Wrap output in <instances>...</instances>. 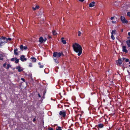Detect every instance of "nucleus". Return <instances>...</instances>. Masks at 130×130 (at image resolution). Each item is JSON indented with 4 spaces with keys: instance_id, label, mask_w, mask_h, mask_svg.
I'll return each mask as SVG.
<instances>
[{
    "instance_id": "obj_7",
    "label": "nucleus",
    "mask_w": 130,
    "mask_h": 130,
    "mask_svg": "<svg viewBox=\"0 0 130 130\" xmlns=\"http://www.w3.org/2000/svg\"><path fill=\"white\" fill-rule=\"evenodd\" d=\"M59 114L60 116H62L64 117H65L66 116L65 112L62 111H60Z\"/></svg>"
},
{
    "instance_id": "obj_18",
    "label": "nucleus",
    "mask_w": 130,
    "mask_h": 130,
    "mask_svg": "<svg viewBox=\"0 0 130 130\" xmlns=\"http://www.w3.org/2000/svg\"><path fill=\"white\" fill-rule=\"evenodd\" d=\"M61 41L64 44H65L66 43V41L64 40V38H61Z\"/></svg>"
},
{
    "instance_id": "obj_13",
    "label": "nucleus",
    "mask_w": 130,
    "mask_h": 130,
    "mask_svg": "<svg viewBox=\"0 0 130 130\" xmlns=\"http://www.w3.org/2000/svg\"><path fill=\"white\" fill-rule=\"evenodd\" d=\"M95 3L94 2H93L90 3L89 6L90 7H92L94 6V4Z\"/></svg>"
},
{
    "instance_id": "obj_35",
    "label": "nucleus",
    "mask_w": 130,
    "mask_h": 130,
    "mask_svg": "<svg viewBox=\"0 0 130 130\" xmlns=\"http://www.w3.org/2000/svg\"><path fill=\"white\" fill-rule=\"evenodd\" d=\"M125 61L126 62H128L129 61V60L128 59H125Z\"/></svg>"
},
{
    "instance_id": "obj_34",
    "label": "nucleus",
    "mask_w": 130,
    "mask_h": 130,
    "mask_svg": "<svg viewBox=\"0 0 130 130\" xmlns=\"http://www.w3.org/2000/svg\"><path fill=\"white\" fill-rule=\"evenodd\" d=\"M11 66L10 65V64H8L7 65V69H8Z\"/></svg>"
},
{
    "instance_id": "obj_26",
    "label": "nucleus",
    "mask_w": 130,
    "mask_h": 130,
    "mask_svg": "<svg viewBox=\"0 0 130 130\" xmlns=\"http://www.w3.org/2000/svg\"><path fill=\"white\" fill-rule=\"evenodd\" d=\"M56 130H62L61 127H58L56 128Z\"/></svg>"
},
{
    "instance_id": "obj_46",
    "label": "nucleus",
    "mask_w": 130,
    "mask_h": 130,
    "mask_svg": "<svg viewBox=\"0 0 130 130\" xmlns=\"http://www.w3.org/2000/svg\"><path fill=\"white\" fill-rule=\"evenodd\" d=\"M38 96L39 97H40V98L41 97V96L40 95V94H38Z\"/></svg>"
},
{
    "instance_id": "obj_39",
    "label": "nucleus",
    "mask_w": 130,
    "mask_h": 130,
    "mask_svg": "<svg viewBox=\"0 0 130 130\" xmlns=\"http://www.w3.org/2000/svg\"><path fill=\"white\" fill-rule=\"evenodd\" d=\"M68 89L69 90H71V87H68Z\"/></svg>"
},
{
    "instance_id": "obj_8",
    "label": "nucleus",
    "mask_w": 130,
    "mask_h": 130,
    "mask_svg": "<svg viewBox=\"0 0 130 130\" xmlns=\"http://www.w3.org/2000/svg\"><path fill=\"white\" fill-rule=\"evenodd\" d=\"M104 125L102 123L99 124L98 125H96V127L99 129V128H102L103 127Z\"/></svg>"
},
{
    "instance_id": "obj_56",
    "label": "nucleus",
    "mask_w": 130,
    "mask_h": 130,
    "mask_svg": "<svg viewBox=\"0 0 130 130\" xmlns=\"http://www.w3.org/2000/svg\"><path fill=\"white\" fill-rule=\"evenodd\" d=\"M123 30L122 29V31L123 32Z\"/></svg>"
},
{
    "instance_id": "obj_22",
    "label": "nucleus",
    "mask_w": 130,
    "mask_h": 130,
    "mask_svg": "<svg viewBox=\"0 0 130 130\" xmlns=\"http://www.w3.org/2000/svg\"><path fill=\"white\" fill-rule=\"evenodd\" d=\"M57 59L58 58L54 57V59L55 60V61L56 63H59L58 61V60Z\"/></svg>"
},
{
    "instance_id": "obj_51",
    "label": "nucleus",
    "mask_w": 130,
    "mask_h": 130,
    "mask_svg": "<svg viewBox=\"0 0 130 130\" xmlns=\"http://www.w3.org/2000/svg\"><path fill=\"white\" fill-rule=\"evenodd\" d=\"M107 130H111L109 128V129H108Z\"/></svg>"
},
{
    "instance_id": "obj_49",
    "label": "nucleus",
    "mask_w": 130,
    "mask_h": 130,
    "mask_svg": "<svg viewBox=\"0 0 130 130\" xmlns=\"http://www.w3.org/2000/svg\"><path fill=\"white\" fill-rule=\"evenodd\" d=\"M36 120H35V119H34L33 120V122H35Z\"/></svg>"
},
{
    "instance_id": "obj_10",
    "label": "nucleus",
    "mask_w": 130,
    "mask_h": 130,
    "mask_svg": "<svg viewBox=\"0 0 130 130\" xmlns=\"http://www.w3.org/2000/svg\"><path fill=\"white\" fill-rule=\"evenodd\" d=\"M122 51L123 52H125L126 53H128V51L126 49V47L125 46H122Z\"/></svg>"
},
{
    "instance_id": "obj_28",
    "label": "nucleus",
    "mask_w": 130,
    "mask_h": 130,
    "mask_svg": "<svg viewBox=\"0 0 130 130\" xmlns=\"http://www.w3.org/2000/svg\"><path fill=\"white\" fill-rule=\"evenodd\" d=\"M32 64L31 63H29L28 65V66L29 67H32Z\"/></svg>"
},
{
    "instance_id": "obj_55",
    "label": "nucleus",
    "mask_w": 130,
    "mask_h": 130,
    "mask_svg": "<svg viewBox=\"0 0 130 130\" xmlns=\"http://www.w3.org/2000/svg\"><path fill=\"white\" fill-rule=\"evenodd\" d=\"M79 114H77V116H78V115H79Z\"/></svg>"
},
{
    "instance_id": "obj_31",
    "label": "nucleus",
    "mask_w": 130,
    "mask_h": 130,
    "mask_svg": "<svg viewBox=\"0 0 130 130\" xmlns=\"http://www.w3.org/2000/svg\"><path fill=\"white\" fill-rule=\"evenodd\" d=\"M75 125L77 127L79 125V124H78V123H75Z\"/></svg>"
},
{
    "instance_id": "obj_29",
    "label": "nucleus",
    "mask_w": 130,
    "mask_h": 130,
    "mask_svg": "<svg viewBox=\"0 0 130 130\" xmlns=\"http://www.w3.org/2000/svg\"><path fill=\"white\" fill-rule=\"evenodd\" d=\"M78 36H80L81 32L80 31H79L78 32Z\"/></svg>"
},
{
    "instance_id": "obj_41",
    "label": "nucleus",
    "mask_w": 130,
    "mask_h": 130,
    "mask_svg": "<svg viewBox=\"0 0 130 130\" xmlns=\"http://www.w3.org/2000/svg\"><path fill=\"white\" fill-rule=\"evenodd\" d=\"M122 59V60L123 61L125 59V58H123Z\"/></svg>"
},
{
    "instance_id": "obj_44",
    "label": "nucleus",
    "mask_w": 130,
    "mask_h": 130,
    "mask_svg": "<svg viewBox=\"0 0 130 130\" xmlns=\"http://www.w3.org/2000/svg\"><path fill=\"white\" fill-rule=\"evenodd\" d=\"M3 66L4 67H5L6 66V64L4 63V64H3Z\"/></svg>"
},
{
    "instance_id": "obj_24",
    "label": "nucleus",
    "mask_w": 130,
    "mask_h": 130,
    "mask_svg": "<svg viewBox=\"0 0 130 130\" xmlns=\"http://www.w3.org/2000/svg\"><path fill=\"white\" fill-rule=\"evenodd\" d=\"M53 34L54 35H57V33L56 32V31L54 30H53L52 31Z\"/></svg>"
},
{
    "instance_id": "obj_2",
    "label": "nucleus",
    "mask_w": 130,
    "mask_h": 130,
    "mask_svg": "<svg viewBox=\"0 0 130 130\" xmlns=\"http://www.w3.org/2000/svg\"><path fill=\"white\" fill-rule=\"evenodd\" d=\"M54 58H58L61 56H63L64 55L62 52H54L53 54Z\"/></svg>"
},
{
    "instance_id": "obj_37",
    "label": "nucleus",
    "mask_w": 130,
    "mask_h": 130,
    "mask_svg": "<svg viewBox=\"0 0 130 130\" xmlns=\"http://www.w3.org/2000/svg\"><path fill=\"white\" fill-rule=\"evenodd\" d=\"M21 80H23V82H25V79L23 78H21Z\"/></svg>"
},
{
    "instance_id": "obj_5",
    "label": "nucleus",
    "mask_w": 130,
    "mask_h": 130,
    "mask_svg": "<svg viewBox=\"0 0 130 130\" xmlns=\"http://www.w3.org/2000/svg\"><path fill=\"white\" fill-rule=\"evenodd\" d=\"M76 106L74 107V109H75L74 110V111H75V113H76L77 114L78 113V112L79 109L78 108H77L76 107L78 106V104H77V103H76Z\"/></svg>"
},
{
    "instance_id": "obj_61",
    "label": "nucleus",
    "mask_w": 130,
    "mask_h": 130,
    "mask_svg": "<svg viewBox=\"0 0 130 130\" xmlns=\"http://www.w3.org/2000/svg\"><path fill=\"white\" fill-rule=\"evenodd\" d=\"M74 103H76V102H75V101Z\"/></svg>"
},
{
    "instance_id": "obj_23",
    "label": "nucleus",
    "mask_w": 130,
    "mask_h": 130,
    "mask_svg": "<svg viewBox=\"0 0 130 130\" xmlns=\"http://www.w3.org/2000/svg\"><path fill=\"white\" fill-rule=\"evenodd\" d=\"M116 31L115 30H113L112 31V32H111V35H113V34H116Z\"/></svg>"
},
{
    "instance_id": "obj_52",
    "label": "nucleus",
    "mask_w": 130,
    "mask_h": 130,
    "mask_svg": "<svg viewBox=\"0 0 130 130\" xmlns=\"http://www.w3.org/2000/svg\"><path fill=\"white\" fill-rule=\"evenodd\" d=\"M74 98H75V97H74V100H73L74 101Z\"/></svg>"
},
{
    "instance_id": "obj_54",
    "label": "nucleus",
    "mask_w": 130,
    "mask_h": 130,
    "mask_svg": "<svg viewBox=\"0 0 130 130\" xmlns=\"http://www.w3.org/2000/svg\"><path fill=\"white\" fill-rule=\"evenodd\" d=\"M68 130H73L72 129H68Z\"/></svg>"
},
{
    "instance_id": "obj_45",
    "label": "nucleus",
    "mask_w": 130,
    "mask_h": 130,
    "mask_svg": "<svg viewBox=\"0 0 130 130\" xmlns=\"http://www.w3.org/2000/svg\"><path fill=\"white\" fill-rule=\"evenodd\" d=\"M38 65H41V63L40 62H39L38 63Z\"/></svg>"
},
{
    "instance_id": "obj_19",
    "label": "nucleus",
    "mask_w": 130,
    "mask_h": 130,
    "mask_svg": "<svg viewBox=\"0 0 130 130\" xmlns=\"http://www.w3.org/2000/svg\"><path fill=\"white\" fill-rule=\"evenodd\" d=\"M1 40H6L5 41H6V38L3 36H2L1 38H0Z\"/></svg>"
},
{
    "instance_id": "obj_60",
    "label": "nucleus",
    "mask_w": 130,
    "mask_h": 130,
    "mask_svg": "<svg viewBox=\"0 0 130 130\" xmlns=\"http://www.w3.org/2000/svg\"><path fill=\"white\" fill-rule=\"evenodd\" d=\"M72 46L73 47V44L72 45Z\"/></svg>"
},
{
    "instance_id": "obj_53",
    "label": "nucleus",
    "mask_w": 130,
    "mask_h": 130,
    "mask_svg": "<svg viewBox=\"0 0 130 130\" xmlns=\"http://www.w3.org/2000/svg\"><path fill=\"white\" fill-rule=\"evenodd\" d=\"M127 38L128 39L130 38V37H128Z\"/></svg>"
},
{
    "instance_id": "obj_32",
    "label": "nucleus",
    "mask_w": 130,
    "mask_h": 130,
    "mask_svg": "<svg viewBox=\"0 0 130 130\" xmlns=\"http://www.w3.org/2000/svg\"><path fill=\"white\" fill-rule=\"evenodd\" d=\"M16 58H12L11 59V61H14L15 60V59Z\"/></svg>"
},
{
    "instance_id": "obj_43",
    "label": "nucleus",
    "mask_w": 130,
    "mask_h": 130,
    "mask_svg": "<svg viewBox=\"0 0 130 130\" xmlns=\"http://www.w3.org/2000/svg\"><path fill=\"white\" fill-rule=\"evenodd\" d=\"M114 18V17H111V18H110V19L111 20H112Z\"/></svg>"
},
{
    "instance_id": "obj_16",
    "label": "nucleus",
    "mask_w": 130,
    "mask_h": 130,
    "mask_svg": "<svg viewBox=\"0 0 130 130\" xmlns=\"http://www.w3.org/2000/svg\"><path fill=\"white\" fill-rule=\"evenodd\" d=\"M39 41L41 43H42L43 42V39L42 37H41L39 38Z\"/></svg>"
},
{
    "instance_id": "obj_30",
    "label": "nucleus",
    "mask_w": 130,
    "mask_h": 130,
    "mask_svg": "<svg viewBox=\"0 0 130 130\" xmlns=\"http://www.w3.org/2000/svg\"><path fill=\"white\" fill-rule=\"evenodd\" d=\"M111 38L113 40H114L115 39L114 37L113 36V35H112L111 36Z\"/></svg>"
},
{
    "instance_id": "obj_27",
    "label": "nucleus",
    "mask_w": 130,
    "mask_h": 130,
    "mask_svg": "<svg viewBox=\"0 0 130 130\" xmlns=\"http://www.w3.org/2000/svg\"><path fill=\"white\" fill-rule=\"evenodd\" d=\"M3 56L2 54H0V60H3Z\"/></svg>"
},
{
    "instance_id": "obj_50",
    "label": "nucleus",
    "mask_w": 130,
    "mask_h": 130,
    "mask_svg": "<svg viewBox=\"0 0 130 130\" xmlns=\"http://www.w3.org/2000/svg\"><path fill=\"white\" fill-rule=\"evenodd\" d=\"M127 72L128 73H129V71L128 70H127Z\"/></svg>"
},
{
    "instance_id": "obj_17",
    "label": "nucleus",
    "mask_w": 130,
    "mask_h": 130,
    "mask_svg": "<svg viewBox=\"0 0 130 130\" xmlns=\"http://www.w3.org/2000/svg\"><path fill=\"white\" fill-rule=\"evenodd\" d=\"M31 59L32 60V61L33 62H35L36 61V59L34 57H31Z\"/></svg>"
},
{
    "instance_id": "obj_6",
    "label": "nucleus",
    "mask_w": 130,
    "mask_h": 130,
    "mask_svg": "<svg viewBox=\"0 0 130 130\" xmlns=\"http://www.w3.org/2000/svg\"><path fill=\"white\" fill-rule=\"evenodd\" d=\"M20 48L21 50L23 51L26 50L27 48V47L26 46H23L22 45H21L20 46Z\"/></svg>"
},
{
    "instance_id": "obj_38",
    "label": "nucleus",
    "mask_w": 130,
    "mask_h": 130,
    "mask_svg": "<svg viewBox=\"0 0 130 130\" xmlns=\"http://www.w3.org/2000/svg\"><path fill=\"white\" fill-rule=\"evenodd\" d=\"M48 129L49 130H53V128H52L51 127L49 128H48Z\"/></svg>"
},
{
    "instance_id": "obj_57",
    "label": "nucleus",
    "mask_w": 130,
    "mask_h": 130,
    "mask_svg": "<svg viewBox=\"0 0 130 130\" xmlns=\"http://www.w3.org/2000/svg\"><path fill=\"white\" fill-rule=\"evenodd\" d=\"M129 63L130 64V61L129 62Z\"/></svg>"
},
{
    "instance_id": "obj_11",
    "label": "nucleus",
    "mask_w": 130,
    "mask_h": 130,
    "mask_svg": "<svg viewBox=\"0 0 130 130\" xmlns=\"http://www.w3.org/2000/svg\"><path fill=\"white\" fill-rule=\"evenodd\" d=\"M16 69L18 70V71L19 72L22 71L23 70V68L20 66H18L16 68Z\"/></svg>"
},
{
    "instance_id": "obj_3",
    "label": "nucleus",
    "mask_w": 130,
    "mask_h": 130,
    "mask_svg": "<svg viewBox=\"0 0 130 130\" xmlns=\"http://www.w3.org/2000/svg\"><path fill=\"white\" fill-rule=\"evenodd\" d=\"M121 19L122 22L123 23H127L128 22V21L123 16H121Z\"/></svg>"
},
{
    "instance_id": "obj_15",
    "label": "nucleus",
    "mask_w": 130,
    "mask_h": 130,
    "mask_svg": "<svg viewBox=\"0 0 130 130\" xmlns=\"http://www.w3.org/2000/svg\"><path fill=\"white\" fill-rule=\"evenodd\" d=\"M127 44L128 47H130V40H128L126 42Z\"/></svg>"
},
{
    "instance_id": "obj_58",
    "label": "nucleus",
    "mask_w": 130,
    "mask_h": 130,
    "mask_svg": "<svg viewBox=\"0 0 130 130\" xmlns=\"http://www.w3.org/2000/svg\"><path fill=\"white\" fill-rule=\"evenodd\" d=\"M72 121H73V119H72Z\"/></svg>"
},
{
    "instance_id": "obj_14",
    "label": "nucleus",
    "mask_w": 130,
    "mask_h": 130,
    "mask_svg": "<svg viewBox=\"0 0 130 130\" xmlns=\"http://www.w3.org/2000/svg\"><path fill=\"white\" fill-rule=\"evenodd\" d=\"M18 49L16 48L14 50V54L15 55H18Z\"/></svg>"
},
{
    "instance_id": "obj_4",
    "label": "nucleus",
    "mask_w": 130,
    "mask_h": 130,
    "mask_svg": "<svg viewBox=\"0 0 130 130\" xmlns=\"http://www.w3.org/2000/svg\"><path fill=\"white\" fill-rule=\"evenodd\" d=\"M117 64L118 66H122L121 65L122 64V60L121 58H120L118 60H117L116 61Z\"/></svg>"
},
{
    "instance_id": "obj_9",
    "label": "nucleus",
    "mask_w": 130,
    "mask_h": 130,
    "mask_svg": "<svg viewBox=\"0 0 130 130\" xmlns=\"http://www.w3.org/2000/svg\"><path fill=\"white\" fill-rule=\"evenodd\" d=\"M20 59L22 61H24L27 60V59L24 56L22 55L20 57Z\"/></svg>"
},
{
    "instance_id": "obj_21",
    "label": "nucleus",
    "mask_w": 130,
    "mask_h": 130,
    "mask_svg": "<svg viewBox=\"0 0 130 130\" xmlns=\"http://www.w3.org/2000/svg\"><path fill=\"white\" fill-rule=\"evenodd\" d=\"M11 38H6V41H4L5 43H7L8 41H11Z\"/></svg>"
},
{
    "instance_id": "obj_20",
    "label": "nucleus",
    "mask_w": 130,
    "mask_h": 130,
    "mask_svg": "<svg viewBox=\"0 0 130 130\" xmlns=\"http://www.w3.org/2000/svg\"><path fill=\"white\" fill-rule=\"evenodd\" d=\"M39 8V6H36L35 8L32 7L33 9L34 10H35L36 9H38Z\"/></svg>"
},
{
    "instance_id": "obj_33",
    "label": "nucleus",
    "mask_w": 130,
    "mask_h": 130,
    "mask_svg": "<svg viewBox=\"0 0 130 130\" xmlns=\"http://www.w3.org/2000/svg\"><path fill=\"white\" fill-rule=\"evenodd\" d=\"M130 12H128L127 13V16L130 17Z\"/></svg>"
},
{
    "instance_id": "obj_59",
    "label": "nucleus",
    "mask_w": 130,
    "mask_h": 130,
    "mask_svg": "<svg viewBox=\"0 0 130 130\" xmlns=\"http://www.w3.org/2000/svg\"><path fill=\"white\" fill-rule=\"evenodd\" d=\"M77 116V115H76L75 116V117Z\"/></svg>"
},
{
    "instance_id": "obj_1",
    "label": "nucleus",
    "mask_w": 130,
    "mask_h": 130,
    "mask_svg": "<svg viewBox=\"0 0 130 130\" xmlns=\"http://www.w3.org/2000/svg\"><path fill=\"white\" fill-rule=\"evenodd\" d=\"M74 50L77 53V55L80 56L82 52V48L79 44L75 43H74Z\"/></svg>"
},
{
    "instance_id": "obj_12",
    "label": "nucleus",
    "mask_w": 130,
    "mask_h": 130,
    "mask_svg": "<svg viewBox=\"0 0 130 130\" xmlns=\"http://www.w3.org/2000/svg\"><path fill=\"white\" fill-rule=\"evenodd\" d=\"M65 93L64 90L62 91L61 92L59 93V94L61 96V97H62V96L65 95Z\"/></svg>"
},
{
    "instance_id": "obj_42",
    "label": "nucleus",
    "mask_w": 130,
    "mask_h": 130,
    "mask_svg": "<svg viewBox=\"0 0 130 130\" xmlns=\"http://www.w3.org/2000/svg\"><path fill=\"white\" fill-rule=\"evenodd\" d=\"M80 2H84V0H78Z\"/></svg>"
},
{
    "instance_id": "obj_25",
    "label": "nucleus",
    "mask_w": 130,
    "mask_h": 130,
    "mask_svg": "<svg viewBox=\"0 0 130 130\" xmlns=\"http://www.w3.org/2000/svg\"><path fill=\"white\" fill-rule=\"evenodd\" d=\"M19 62V59H17L16 58L15 59V62L16 63H18Z\"/></svg>"
},
{
    "instance_id": "obj_40",
    "label": "nucleus",
    "mask_w": 130,
    "mask_h": 130,
    "mask_svg": "<svg viewBox=\"0 0 130 130\" xmlns=\"http://www.w3.org/2000/svg\"><path fill=\"white\" fill-rule=\"evenodd\" d=\"M46 40H47V39L46 38H45L44 39H43V42H45L46 41Z\"/></svg>"
},
{
    "instance_id": "obj_48",
    "label": "nucleus",
    "mask_w": 130,
    "mask_h": 130,
    "mask_svg": "<svg viewBox=\"0 0 130 130\" xmlns=\"http://www.w3.org/2000/svg\"><path fill=\"white\" fill-rule=\"evenodd\" d=\"M48 37L49 38H52L50 36H48Z\"/></svg>"
},
{
    "instance_id": "obj_47",
    "label": "nucleus",
    "mask_w": 130,
    "mask_h": 130,
    "mask_svg": "<svg viewBox=\"0 0 130 130\" xmlns=\"http://www.w3.org/2000/svg\"><path fill=\"white\" fill-rule=\"evenodd\" d=\"M128 35L129 36H130V32L128 33Z\"/></svg>"
},
{
    "instance_id": "obj_36",
    "label": "nucleus",
    "mask_w": 130,
    "mask_h": 130,
    "mask_svg": "<svg viewBox=\"0 0 130 130\" xmlns=\"http://www.w3.org/2000/svg\"><path fill=\"white\" fill-rule=\"evenodd\" d=\"M44 66L43 65H41L39 67L40 68H43Z\"/></svg>"
}]
</instances>
